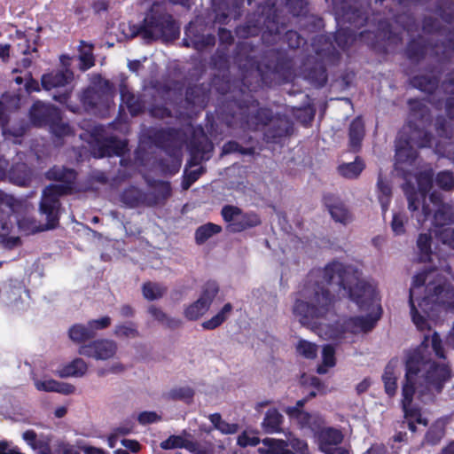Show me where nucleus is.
<instances>
[{
    "label": "nucleus",
    "instance_id": "18",
    "mask_svg": "<svg viewBox=\"0 0 454 454\" xmlns=\"http://www.w3.org/2000/svg\"><path fill=\"white\" fill-rule=\"evenodd\" d=\"M80 102L88 114H98L109 106V94L101 90L88 87L80 95Z\"/></svg>",
    "mask_w": 454,
    "mask_h": 454
},
{
    "label": "nucleus",
    "instance_id": "50",
    "mask_svg": "<svg viewBox=\"0 0 454 454\" xmlns=\"http://www.w3.org/2000/svg\"><path fill=\"white\" fill-rule=\"evenodd\" d=\"M447 293L448 290L445 288L443 285H433L432 283H428L426 286V295L422 299V301L427 302L443 304V297Z\"/></svg>",
    "mask_w": 454,
    "mask_h": 454
},
{
    "label": "nucleus",
    "instance_id": "61",
    "mask_svg": "<svg viewBox=\"0 0 454 454\" xmlns=\"http://www.w3.org/2000/svg\"><path fill=\"white\" fill-rule=\"evenodd\" d=\"M168 398L174 401H184L190 403L194 396V390L190 387H181L171 389L168 393Z\"/></svg>",
    "mask_w": 454,
    "mask_h": 454
},
{
    "label": "nucleus",
    "instance_id": "63",
    "mask_svg": "<svg viewBox=\"0 0 454 454\" xmlns=\"http://www.w3.org/2000/svg\"><path fill=\"white\" fill-rule=\"evenodd\" d=\"M436 185L446 192L452 191L454 189V176L450 170H443L437 173L435 176Z\"/></svg>",
    "mask_w": 454,
    "mask_h": 454
},
{
    "label": "nucleus",
    "instance_id": "24",
    "mask_svg": "<svg viewBox=\"0 0 454 454\" xmlns=\"http://www.w3.org/2000/svg\"><path fill=\"white\" fill-rule=\"evenodd\" d=\"M24 442L37 454H52L50 436L41 434L37 435L33 429H27L22 434Z\"/></svg>",
    "mask_w": 454,
    "mask_h": 454
},
{
    "label": "nucleus",
    "instance_id": "29",
    "mask_svg": "<svg viewBox=\"0 0 454 454\" xmlns=\"http://www.w3.org/2000/svg\"><path fill=\"white\" fill-rule=\"evenodd\" d=\"M365 135L364 123L362 117H356L349 124L348 140L349 150L358 153L362 146V141Z\"/></svg>",
    "mask_w": 454,
    "mask_h": 454
},
{
    "label": "nucleus",
    "instance_id": "19",
    "mask_svg": "<svg viewBox=\"0 0 454 454\" xmlns=\"http://www.w3.org/2000/svg\"><path fill=\"white\" fill-rule=\"evenodd\" d=\"M60 110L51 105L37 100L33 103L28 111V119L36 128H47L51 121L58 119Z\"/></svg>",
    "mask_w": 454,
    "mask_h": 454
},
{
    "label": "nucleus",
    "instance_id": "5",
    "mask_svg": "<svg viewBox=\"0 0 454 454\" xmlns=\"http://www.w3.org/2000/svg\"><path fill=\"white\" fill-rule=\"evenodd\" d=\"M129 33L131 38L140 36L147 42L169 43L179 38L180 27L163 4L154 2L141 23H129Z\"/></svg>",
    "mask_w": 454,
    "mask_h": 454
},
{
    "label": "nucleus",
    "instance_id": "23",
    "mask_svg": "<svg viewBox=\"0 0 454 454\" xmlns=\"http://www.w3.org/2000/svg\"><path fill=\"white\" fill-rule=\"evenodd\" d=\"M148 184L153 189V191L147 192L148 207L164 203L171 196L172 189L168 181L152 180Z\"/></svg>",
    "mask_w": 454,
    "mask_h": 454
},
{
    "label": "nucleus",
    "instance_id": "53",
    "mask_svg": "<svg viewBox=\"0 0 454 454\" xmlns=\"http://www.w3.org/2000/svg\"><path fill=\"white\" fill-rule=\"evenodd\" d=\"M47 128H49L51 133L58 138H63L73 134L72 127L67 122L63 121L60 111L59 112L58 119L51 121Z\"/></svg>",
    "mask_w": 454,
    "mask_h": 454
},
{
    "label": "nucleus",
    "instance_id": "13",
    "mask_svg": "<svg viewBox=\"0 0 454 454\" xmlns=\"http://www.w3.org/2000/svg\"><path fill=\"white\" fill-rule=\"evenodd\" d=\"M221 215L227 223V230L231 232H241L261 224L260 216L254 212L244 213L241 208L233 205L222 207Z\"/></svg>",
    "mask_w": 454,
    "mask_h": 454
},
{
    "label": "nucleus",
    "instance_id": "16",
    "mask_svg": "<svg viewBox=\"0 0 454 454\" xmlns=\"http://www.w3.org/2000/svg\"><path fill=\"white\" fill-rule=\"evenodd\" d=\"M117 343L109 339L93 340L78 348V354L96 360H108L117 352Z\"/></svg>",
    "mask_w": 454,
    "mask_h": 454
},
{
    "label": "nucleus",
    "instance_id": "39",
    "mask_svg": "<svg viewBox=\"0 0 454 454\" xmlns=\"http://www.w3.org/2000/svg\"><path fill=\"white\" fill-rule=\"evenodd\" d=\"M282 423V414L276 408H271L266 411L262 427L265 433L274 434L281 432Z\"/></svg>",
    "mask_w": 454,
    "mask_h": 454
},
{
    "label": "nucleus",
    "instance_id": "3",
    "mask_svg": "<svg viewBox=\"0 0 454 454\" xmlns=\"http://www.w3.org/2000/svg\"><path fill=\"white\" fill-rule=\"evenodd\" d=\"M243 98L237 102L229 104L232 106V112L227 121V126L232 127L239 124L243 128L257 130L260 126L268 125L263 136L267 143L280 144L284 138L294 132V123L286 115L273 116L272 110L267 107H259V101L254 95L242 94Z\"/></svg>",
    "mask_w": 454,
    "mask_h": 454
},
{
    "label": "nucleus",
    "instance_id": "26",
    "mask_svg": "<svg viewBox=\"0 0 454 454\" xmlns=\"http://www.w3.org/2000/svg\"><path fill=\"white\" fill-rule=\"evenodd\" d=\"M215 20L220 24H227L231 16L239 19L241 15L242 2H236L231 8L229 7L226 0H214Z\"/></svg>",
    "mask_w": 454,
    "mask_h": 454
},
{
    "label": "nucleus",
    "instance_id": "7",
    "mask_svg": "<svg viewBox=\"0 0 454 454\" xmlns=\"http://www.w3.org/2000/svg\"><path fill=\"white\" fill-rule=\"evenodd\" d=\"M428 340V336H426L419 346L407 352H416L422 357L423 366H419L421 386L427 390H434L440 394L451 378V369L448 364H440L431 359L427 351Z\"/></svg>",
    "mask_w": 454,
    "mask_h": 454
},
{
    "label": "nucleus",
    "instance_id": "59",
    "mask_svg": "<svg viewBox=\"0 0 454 454\" xmlns=\"http://www.w3.org/2000/svg\"><path fill=\"white\" fill-rule=\"evenodd\" d=\"M286 6L294 17L306 16L309 12V2L307 0H286Z\"/></svg>",
    "mask_w": 454,
    "mask_h": 454
},
{
    "label": "nucleus",
    "instance_id": "31",
    "mask_svg": "<svg viewBox=\"0 0 454 454\" xmlns=\"http://www.w3.org/2000/svg\"><path fill=\"white\" fill-rule=\"evenodd\" d=\"M121 201L130 208L138 207L140 206L148 207L147 192L136 187L129 186L121 192Z\"/></svg>",
    "mask_w": 454,
    "mask_h": 454
},
{
    "label": "nucleus",
    "instance_id": "58",
    "mask_svg": "<svg viewBox=\"0 0 454 454\" xmlns=\"http://www.w3.org/2000/svg\"><path fill=\"white\" fill-rule=\"evenodd\" d=\"M114 334L117 338H137L140 336L137 325L134 322L117 325Z\"/></svg>",
    "mask_w": 454,
    "mask_h": 454
},
{
    "label": "nucleus",
    "instance_id": "9",
    "mask_svg": "<svg viewBox=\"0 0 454 454\" xmlns=\"http://www.w3.org/2000/svg\"><path fill=\"white\" fill-rule=\"evenodd\" d=\"M73 80L74 73L71 69L67 67L53 69L42 75L41 86L46 91H50L53 89H63L61 92L55 93L52 96V98L56 102L67 106V109L71 112L77 113L79 109L78 106L73 107L68 106V101L70 100L73 92V88L68 87V85Z\"/></svg>",
    "mask_w": 454,
    "mask_h": 454
},
{
    "label": "nucleus",
    "instance_id": "28",
    "mask_svg": "<svg viewBox=\"0 0 454 454\" xmlns=\"http://www.w3.org/2000/svg\"><path fill=\"white\" fill-rule=\"evenodd\" d=\"M7 177L12 184L27 187L32 181V170L26 163L17 162L8 170Z\"/></svg>",
    "mask_w": 454,
    "mask_h": 454
},
{
    "label": "nucleus",
    "instance_id": "41",
    "mask_svg": "<svg viewBox=\"0 0 454 454\" xmlns=\"http://www.w3.org/2000/svg\"><path fill=\"white\" fill-rule=\"evenodd\" d=\"M445 422L442 419H437L434 423H432L429 428L427 429L424 437V442L425 443L431 446L437 445L445 436Z\"/></svg>",
    "mask_w": 454,
    "mask_h": 454
},
{
    "label": "nucleus",
    "instance_id": "44",
    "mask_svg": "<svg viewBox=\"0 0 454 454\" xmlns=\"http://www.w3.org/2000/svg\"><path fill=\"white\" fill-rule=\"evenodd\" d=\"M121 98L131 116L135 117L144 113L145 105L141 99L127 90H121Z\"/></svg>",
    "mask_w": 454,
    "mask_h": 454
},
{
    "label": "nucleus",
    "instance_id": "1",
    "mask_svg": "<svg viewBox=\"0 0 454 454\" xmlns=\"http://www.w3.org/2000/svg\"><path fill=\"white\" fill-rule=\"evenodd\" d=\"M336 283L347 291L349 299L360 309L370 310L380 306L376 288L359 279L358 270L349 265L333 260L324 268H314L306 276L304 283L297 292L293 313L303 325H315L325 318L333 309L335 295L329 286Z\"/></svg>",
    "mask_w": 454,
    "mask_h": 454
},
{
    "label": "nucleus",
    "instance_id": "51",
    "mask_svg": "<svg viewBox=\"0 0 454 454\" xmlns=\"http://www.w3.org/2000/svg\"><path fill=\"white\" fill-rule=\"evenodd\" d=\"M221 231L222 227L220 225L213 223H207L198 227L195 231V242L197 245H202L211 237L220 233Z\"/></svg>",
    "mask_w": 454,
    "mask_h": 454
},
{
    "label": "nucleus",
    "instance_id": "11",
    "mask_svg": "<svg viewBox=\"0 0 454 454\" xmlns=\"http://www.w3.org/2000/svg\"><path fill=\"white\" fill-rule=\"evenodd\" d=\"M45 177L49 181L59 183L45 186L47 191H52L63 196L73 195L81 191L78 184V173L74 168L54 165L45 172Z\"/></svg>",
    "mask_w": 454,
    "mask_h": 454
},
{
    "label": "nucleus",
    "instance_id": "49",
    "mask_svg": "<svg viewBox=\"0 0 454 454\" xmlns=\"http://www.w3.org/2000/svg\"><path fill=\"white\" fill-rule=\"evenodd\" d=\"M232 305L228 302L223 305L221 310L212 317L210 319L204 321L201 326L205 330H215L222 325L229 317V315L232 311Z\"/></svg>",
    "mask_w": 454,
    "mask_h": 454
},
{
    "label": "nucleus",
    "instance_id": "55",
    "mask_svg": "<svg viewBox=\"0 0 454 454\" xmlns=\"http://www.w3.org/2000/svg\"><path fill=\"white\" fill-rule=\"evenodd\" d=\"M401 407L403 411V421H413L423 425L424 427H427L428 419L423 418L421 409L419 407L412 406V403L409 405H403Z\"/></svg>",
    "mask_w": 454,
    "mask_h": 454
},
{
    "label": "nucleus",
    "instance_id": "62",
    "mask_svg": "<svg viewBox=\"0 0 454 454\" xmlns=\"http://www.w3.org/2000/svg\"><path fill=\"white\" fill-rule=\"evenodd\" d=\"M408 217L403 212H395L390 223L391 230L395 236L403 235L406 232L405 224Z\"/></svg>",
    "mask_w": 454,
    "mask_h": 454
},
{
    "label": "nucleus",
    "instance_id": "6",
    "mask_svg": "<svg viewBox=\"0 0 454 454\" xmlns=\"http://www.w3.org/2000/svg\"><path fill=\"white\" fill-rule=\"evenodd\" d=\"M343 19L351 27H340L333 35L321 36L319 42L324 41L328 45L316 50L317 55L333 65L340 62L341 56L333 46L332 39L340 50L347 51L356 39V32L354 29H360L367 24L368 12L364 8L349 6L343 12Z\"/></svg>",
    "mask_w": 454,
    "mask_h": 454
},
{
    "label": "nucleus",
    "instance_id": "52",
    "mask_svg": "<svg viewBox=\"0 0 454 454\" xmlns=\"http://www.w3.org/2000/svg\"><path fill=\"white\" fill-rule=\"evenodd\" d=\"M418 192H420L423 200L426 199L427 195L433 187L434 183V171L432 168L420 171L417 176Z\"/></svg>",
    "mask_w": 454,
    "mask_h": 454
},
{
    "label": "nucleus",
    "instance_id": "2",
    "mask_svg": "<svg viewBox=\"0 0 454 454\" xmlns=\"http://www.w3.org/2000/svg\"><path fill=\"white\" fill-rule=\"evenodd\" d=\"M233 60L242 71V78L237 85L231 83L229 74H215L211 80V86L224 97L216 114L226 125L232 112V106L229 107V104L239 101L243 98L241 93L253 95L261 88L286 83L294 75V59L283 50H269L258 61L254 45L239 41L234 50Z\"/></svg>",
    "mask_w": 454,
    "mask_h": 454
},
{
    "label": "nucleus",
    "instance_id": "46",
    "mask_svg": "<svg viewBox=\"0 0 454 454\" xmlns=\"http://www.w3.org/2000/svg\"><path fill=\"white\" fill-rule=\"evenodd\" d=\"M147 311L154 320L164 325L167 328L174 330L181 327L182 325V321L180 319L169 317L160 308H158L155 305H150Z\"/></svg>",
    "mask_w": 454,
    "mask_h": 454
},
{
    "label": "nucleus",
    "instance_id": "43",
    "mask_svg": "<svg viewBox=\"0 0 454 454\" xmlns=\"http://www.w3.org/2000/svg\"><path fill=\"white\" fill-rule=\"evenodd\" d=\"M411 118L422 122L423 124L431 121L429 108L422 100L411 98L408 100Z\"/></svg>",
    "mask_w": 454,
    "mask_h": 454
},
{
    "label": "nucleus",
    "instance_id": "8",
    "mask_svg": "<svg viewBox=\"0 0 454 454\" xmlns=\"http://www.w3.org/2000/svg\"><path fill=\"white\" fill-rule=\"evenodd\" d=\"M422 31L427 35H441L444 38L440 43H435L432 53L441 64L449 63L454 52V27L446 28L438 19L432 16H425L422 20Z\"/></svg>",
    "mask_w": 454,
    "mask_h": 454
},
{
    "label": "nucleus",
    "instance_id": "27",
    "mask_svg": "<svg viewBox=\"0 0 454 454\" xmlns=\"http://www.w3.org/2000/svg\"><path fill=\"white\" fill-rule=\"evenodd\" d=\"M304 77L314 87L323 88L328 81V73L322 61L315 60L304 69Z\"/></svg>",
    "mask_w": 454,
    "mask_h": 454
},
{
    "label": "nucleus",
    "instance_id": "64",
    "mask_svg": "<svg viewBox=\"0 0 454 454\" xmlns=\"http://www.w3.org/2000/svg\"><path fill=\"white\" fill-rule=\"evenodd\" d=\"M296 351L307 359H314L317 356V346L306 340H300L296 345Z\"/></svg>",
    "mask_w": 454,
    "mask_h": 454
},
{
    "label": "nucleus",
    "instance_id": "48",
    "mask_svg": "<svg viewBox=\"0 0 454 454\" xmlns=\"http://www.w3.org/2000/svg\"><path fill=\"white\" fill-rule=\"evenodd\" d=\"M417 247L419 249V259L422 262L432 261V236L431 233H420L417 239Z\"/></svg>",
    "mask_w": 454,
    "mask_h": 454
},
{
    "label": "nucleus",
    "instance_id": "10",
    "mask_svg": "<svg viewBox=\"0 0 454 454\" xmlns=\"http://www.w3.org/2000/svg\"><path fill=\"white\" fill-rule=\"evenodd\" d=\"M208 26L201 17H196L191 20L184 28V37L182 43L184 47L192 48L198 52H202L207 48L215 45V36L207 31Z\"/></svg>",
    "mask_w": 454,
    "mask_h": 454
},
{
    "label": "nucleus",
    "instance_id": "17",
    "mask_svg": "<svg viewBox=\"0 0 454 454\" xmlns=\"http://www.w3.org/2000/svg\"><path fill=\"white\" fill-rule=\"evenodd\" d=\"M343 437L341 431L339 429L322 427L317 432L319 450L325 454H349L346 448L340 446Z\"/></svg>",
    "mask_w": 454,
    "mask_h": 454
},
{
    "label": "nucleus",
    "instance_id": "35",
    "mask_svg": "<svg viewBox=\"0 0 454 454\" xmlns=\"http://www.w3.org/2000/svg\"><path fill=\"white\" fill-rule=\"evenodd\" d=\"M68 336L72 341L80 346L93 340L96 333L87 325L75 324L69 328Z\"/></svg>",
    "mask_w": 454,
    "mask_h": 454
},
{
    "label": "nucleus",
    "instance_id": "30",
    "mask_svg": "<svg viewBox=\"0 0 454 454\" xmlns=\"http://www.w3.org/2000/svg\"><path fill=\"white\" fill-rule=\"evenodd\" d=\"M398 362L397 357L391 358L385 366L384 372L381 377L385 393L389 397H393L396 394L397 377L395 376V370L398 366Z\"/></svg>",
    "mask_w": 454,
    "mask_h": 454
},
{
    "label": "nucleus",
    "instance_id": "20",
    "mask_svg": "<svg viewBox=\"0 0 454 454\" xmlns=\"http://www.w3.org/2000/svg\"><path fill=\"white\" fill-rule=\"evenodd\" d=\"M15 218L18 228L25 234L34 233L38 231L35 220L28 217L17 218L13 215L12 209L5 211L0 208V236H8L13 229V220Z\"/></svg>",
    "mask_w": 454,
    "mask_h": 454
},
{
    "label": "nucleus",
    "instance_id": "57",
    "mask_svg": "<svg viewBox=\"0 0 454 454\" xmlns=\"http://www.w3.org/2000/svg\"><path fill=\"white\" fill-rule=\"evenodd\" d=\"M218 292L219 286L217 282L214 280H208L203 286L201 294L199 299L204 301L208 307H210Z\"/></svg>",
    "mask_w": 454,
    "mask_h": 454
},
{
    "label": "nucleus",
    "instance_id": "37",
    "mask_svg": "<svg viewBox=\"0 0 454 454\" xmlns=\"http://www.w3.org/2000/svg\"><path fill=\"white\" fill-rule=\"evenodd\" d=\"M364 168V160L360 156H356L352 162L340 164L337 167V172L346 179H356Z\"/></svg>",
    "mask_w": 454,
    "mask_h": 454
},
{
    "label": "nucleus",
    "instance_id": "54",
    "mask_svg": "<svg viewBox=\"0 0 454 454\" xmlns=\"http://www.w3.org/2000/svg\"><path fill=\"white\" fill-rule=\"evenodd\" d=\"M209 308L210 307H208L204 301L198 299L190 304L187 308H185L184 315L188 320L195 321L202 317L209 309Z\"/></svg>",
    "mask_w": 454,
    "mask_h": 454
},
{
    "label": "nucleus",
    "instance_id": "40",
    "mask_svg": "<svg viewBox=\"0 0 454 454\" xmlns=\"http://www.w3.org/2000/svg\"><path fill=\"white\" fill-rule=\"evenodd\" d=\"M378 200L381 206L382 213L385 215L388 210L391 202L392 188L389 182L383 176L381 173L378 176L377 180Z\"/></svg>",
    "mask_w": 454,
    "mask_h": 454
},
{
    "label": "nucleus",
    "instance_id": "34",
    "mask_svg": "<svg viewBox=\"0 0 454 454\" xmlns=\"http://www.w3.org/2000/svg\"><path fill=\"white\" fill-rule=\"evenodd\" d=\"M176 136L177 131L173 128L160 129L153 133L151 139L156 147L169 153L174 147Z\"/></svg>",
    "mask_w": 454,
    "mask_h": 454
},
{
    "label": "nucleus",
    "instance_id": "32",
    "mask_svg": "<svg viewBox=\"0 0 454 454\" xmlns=\"http://www.w3.org/2000/svg\"><path fill=\"white\" fill-rule=\"evenodd\" d=\"M395 160L402 164L411 165L418 157V152L409 139L399 137L395 142Z\"/></svg>",
    "mask_w": 454,
    "mask_h": 454
},
{
    "label": "nucleus",
    "instance_id": "25",
    "mask_svg": "<svg viewBox=\"0 0 454 454\" xmlns=\"http://www.w3.org/2000/svg\"><path fill=\"white\" fill-rule=\"evenodd\" d=\"M210 88L205 83L188 86L185 90V101L192 106L205 107L209 100Z\"/></svg>",
    "mask_w": 454,
    "mask_h": 454
},
{
    "label": "nucleus",
    "instance_id": "14",
    "mask_svg": "<svg viewBox=\"0 0 454 454\" xmlns=\"http://www.w3.org/2000/svg\"><path fill=\"white\" fill-rule=\"evenodd\" d=\"M61 197L63 195L43 188L39 203L40 215L45 219L42 231L53 230L59 226L60 215L64 210L60 201Z\"/></svg>",
    "mask_w": 454,
    "mask_h": 454
},
{
    "label": "nucleus",
    "instance_id": "21",
    "mask_svg": "<svg viewBox=\"0 0 454 454\" xmlns=\"http://www.w3.org/2000/svg\"><path fill=\"white\" fill-rule=\"evenodd\" d=\"M425 70L429 74H417L410 79V82L413 88L419 90L428 95H433L438 89L440 84L442 69L435 66L428 65Z\"/></svg>",
    "mask_w": 454,
    "mask_h": 454
},
{
    "label": "nucleus",
    "instance_id": "42",
    "mask_svg": "<svg viewBox=\"0 0 454 454\" xmlns=\"http://www.w3.org/2000/svg\"><path fill=\"white\" fill-rule=\"evenodd\" d=\"M227 48L218 47L210 58V66L213 69L222 72L223 74L230 73V57Z\"/></svg>",
    "mask_w": 454,
    "mask_h": 454
},
{
    "label": "nucleus",
    "instance_id": "4",
    "mask_svg": "<svg viewBox=\"0 0 454 454\" xmlns=\"http://www.w3.org/2000/svg\"><path fill=\"white\" fill-rule=\"evenodd\" d=\"M290 18L278 9L275 4L262 7L261 12L247 17V21L235 28L238 37L247 39L262 33V38L267 43H275L281 39L291 49H298L306 43L305 39L295 30L287 29Z\"/></svg>",
    "mask_w": 454,
    "mask_h": 454
},
{
    "label": "nucleus",
    "instance_id": "47",
    "mask_svg": "<svg viewBox=\"0 0 454 454\" xmlns=\"http://www.w3.org/2000/svg\"><path fill=\"white\" fill-rule=\"evenodd\" d=\"M264 449L260 448L262 453L266 454H294L287 449L288 444L284 440L265 438L262 440Z\"/></svg>",
    "mask_w": 454,
    "mask_h": 454
},
{
    "label": "nucleus",
    "instance_id": "36",
    "mask_svg": "<svg viewBox=\"0 0 454 454\" xmlns=\"http://www.w3.org/2000/svg\"><path fill=\"white\" fill-rule=\"evenodd\" d=\"M293 420L296 421L301 428L309 429L313 433H317L325 425V419L318 412L306 411Z\"/></svg>",
    "mask_w": 454,
    "mask_h": 454
},
{
    "label": "nucleus",
    "instance_id": "15",
    "mask_svg": "<svg viewBox=\"0 0 454 454\" xmlns=\"http://www.w3.org/2000/svg\"><path fill=\"white\" fill-rule=\"evenodd\" d=\"M359 39L372 49L378 47L379 39L384 41L388 45H397L402 42L401 35L392 29L390 22L387 20H379L376 32L369 30L361 31L359 33Z\"/></svg>",
    "mask_w": 454,
    "mask_h": 454
},
{
    "label": "nucleus",
    "instance_id": "56",
    "mask_svg": "<svg viewBox=\"0 0 454 454\" xmlns=\"http://www.w3.org/2000/svg\"><path fill=\"white\" fill-rule=\"evenodd\" d=\"M144 297L148 301H154L161 298L166 293V288L156 283L147 281L142 286Z\"/></svg>",
    "mask_w": 454,
    "mask_h": 454
},
{
    "label": "nucleus",
    "instance_id": "45",
    "mask_svg": "<svg viewBox=\"0 0 454 454\" xmlns=\"http://www.w3.org/2000/svg\"><path fill=\"white\" fill-rule=\"evenodd\" d=\"M20 98L16 95H3L0 100V125L4 128L10 121L8 111L17 109L20 106Z\"/></svg>",
    "mask_w": 454,
    "mask_h": 454
},
{
    "label": "nucleus",
    "instance_id": "22",
    "mask_svg": "<svg viewBox=\"0 0 454 454\" xmlns=\"http://www.w3.org/2000/svg\"><path fill=\"white\" fill-rule=\"evenodd\" d=\"M382 313L381 306H378V313L368 314L367 316L350 317L344 320V328L348 333L356 334L360 332L368 333L372 331Z\"/></svg>",
    "mask_w": 454,
    "mask_h": 454
},
{
    "label": "nucleus",
    "instance_id": "12",
    "mask_svg": "<svg viewBox=\"0 0 454 454\" xmlns=\"http://www.w3.org/2000/svg\"><path fill=\"white\" fill-rule=\"evenodd\" d=\"M404 366L405 374L402 386L401 406L412 403L416 393V384L421 385L419 366H423L422 357L416 352H406Z\"/></svg>",
    "mask_w": 454,
    "mask_h": 454
},
{
    "label": "nucleus",
    "instance_id": "38",
    "mask_svg": "<svg viewBox=\"0 0 454 454\" xmlns=\"http://www.w3.org/2000/svg\"><path fill=\"white\" fill-rule=\"evenodd\" d=\"M88 370V364L82 358H74L62 366L57 372L60 378L82 377Z\"/></svg>",
    "mask_w": 454,
    "mask_h": 454
},
{
    "label": "nucleus",
    "instance_id": "33",
    "mask_svg": "<svg viewBox=\"0 0 454 454\" xmlns=\"http://www.w3.org/2000/svg\"><path fill=\"white\" fill-rule=\"evenodd\" d=\"M427 52V44L421 36L411 38L405 48L407 59L414 64L420 63L425 59Z\"/></svg>",
    "mask_w": 454,
    "mask_h": 454
},
{
    "label": "nucleus",
    "instance_id": "60",
    "mask_svg": "<svg viewBox=\"0 0 454 454\" xmlns=\"http://www.w3.org/2000/svg\"><path fill=\"white\" fill-rule=\"evenodd\" d=\"M329 213L335 222H339L342 224H347L352 220L351 214L342 202L337 204L335 207H332Z\"/></svg>",
    "mask_w": 454,
    "mask_h": 454
}]
</instances>
